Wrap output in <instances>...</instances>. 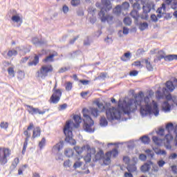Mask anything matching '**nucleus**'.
I'll list each match as a JSON object with an SVG mask.
<instances>
[{
	"mask_svg": "<svg viewBox=\"0 0 177 177\" xmlns=\"http://www.w3.org/2000/svg\"><path fill=\"white\" fill-rule=\"evenodd\" d=\"M140 113L142 117H147V115H153L155 117H158L160 115V109L158 108V103L155 100H152L151 104H147L140 108Z\"/></svg>",
	"mask_w": 177,
	"mask_h": 177,
	"instance_id": "obj_3",
	"label": "nucleus"
},
{
	"mask_svg": "<svg viewBox=\"0 0 177 177\" xmlns=\"http://www.w3.org/2000/svg\"><path fill=\"white\" fill-rule=\"evenodd\" d=\"M165 132V129L162 127H160L158 131H156L157 135L159 136H164V133Z\"/></svg>",
	"mask_w": 177,
	"mask_h": 177,
	"instance_id": "obj_53",
	"label": "nucleus"
},
{
	"mask_svg": "<svg viewBox=\"0 0 177 177\" xmlns=\"http://www.w3.org/2000/svg\"><path fill=\"white\" fill-rule=\"evenodd\" d=\"M151 20L153 23H157V21H158V18H157V15H156V14H152L151 15Z\"/></svg>",
	"mask_w": 177,
	"mask_h": 177,
	"instance_id": "obj_64",
	"label": "nucleus"
},
{
	"mask_svg": "<svg viewBox=\"0 0 177 177\" xmlns=\"http://www.w3.org/2000/svg\"><path fill=\"white\" fill-rule=\"evenodd\" d=\"M145 153L148 157H151V158H154V153H152L151 149H146Z\"/></svg>",
	"mask_w": 177,
	"mask_h": 177,
	"instance_id": "obj_52",
	"label": "nucleus"
},
{
	"mask_svg": "<svg viewBox=\"0 0 177 177\" xmlns=\"http://www.w3.org/2000/svg\"><path fill=\"white\" fill-rule=\"evenodd\" d=\"M1 151H2V149L0 148V164L1 165H5L8 163V157L10 156V150L9 149H4L2 156H1Z\"/></svg>",
	"mask_w": 177,
	"mask_h": 177,
	"instance_id": "obj_11",
	"label": "nucleus"
},
{
	"mask_svg": "<svg viewBox=\"0 0 177 177\" xmlns=\"http://www.w3.org/2000/svg\"><path fill=\"white\" fill-rule=\"evenodd\" d=\"M81 3V1L80 0H71V5H72V6H78V5H80Z\"/></svg>",
	"mask_w": 177,
	"mask_h": 177,
	"instance_id": "obj_55",
	"label": "nucleus"
},
{
	"mask_svg": "<svg viewBox=\"0 0 177 177\" xmlns=\"http://www.w3.org/2000/svg\"><path fill=\"white\" fill-rule=\"evenodd\" d=\"M17 55V51L16 50H10L7 53V56L12 57V56H16Z\"/></svg>",
	"mask_w": 177,
	"mask_h": 177,
	"instance_id": "obj_50",
	"label": "nucleus"
},
{
	"mask_svg": "<svg viewBox=\"0 0 177 177\" xmlns=\"http://www.w3.org/2000/svg\"><path fill=\"white\" fill-rule=\"evenodd\" d=\"M140 140H141L142 143L144 145H149V143H150V137H149V136H142L140 138Z\"/></svg>",
	"mask_w": 177,
	"mask_h": 177,
	"instance_id": "obj_32",
	"label": "nucleus"
},
{
	"mask_svg": "<svg viewBox=\"0 0 177 177\" xmlns=\"http://www.w3.org/2000/svg\"><path fill=\"white\" fill-rule=\"evenodd\" d=\"M174 60H177L176 54H169V55H165V62H172Z\"/></svg>",
	"mask_w": 177,
	"mask_h": 177,
	"instance_id": "obj_29",
	"label": "nucleus"
},
{
	"mask_svg": "<svg viewBox=\"0 0 177 177\" xmlns=\"http://www.w3.org/2000/svg\"><path fill=\"white\" fill-rule=\"evenodd\" d=\"M34 128V123L30 122L29 126L27 127V129L24 131V135L27 138H31V133H29L28 131H31Z\"/></svg>",
	"mask_w": 177,
	"mask_h": 177,
	"instance_id": "obj_27",
	"label": "nucleus"
},
{
	"mask_svg": "<svg viewBox=\"0 0 177 177\" xmlns=\"http://www.w3.org/2000/svg\"><path fill=\"white\" fill-rule=\"evenodd\" d=\"M8 73L9 75H12V77H15V69L13 68V67H9L8 68Z\"/></svg>",
	"mask_w": 177,
	"mask_h": 177,
	"instance_id": "obj_62",
	"label": "nucleus"
},
{
	"mask_svg": "<svg viewBox=\"0 0 177 177\" xmlns=\"http://www.w3.org/2000/svg\"><path fill=\"white\" fill-rule=\"evenodd\" d=\"M154 153L157 154L158 156H167V151L166 150H162L160 149H158V147H153L152 148Z\"/></svg>",
	"mask_w": 177,
	"mask_h": 177,
	"instance_id": "obj_26",
	"label": "nucleus"
},
{
	"mask_svg": "<svg viewBox=\"0 0 177 177\" xmlns=\"http://www.w3.org/2000/svg\"><path fill=\"white\" fill-rule=\"evenodd\" d=\"M73 127H74V122L73 120H68L66 126L63 129L64 135H65V142L71 145V146H75L77 141L73 138Z\"/></svg>",
	"mask_w": 177,
	"mask_h": 177,
	"instance_id": "obj_6",
	"label": "nucleus"
},
{
	"mask_svg": "<svg viewBox=\"0 0 177 177\" xmlns=\"http://www.w3.org/2000/svg\"><path fill=\"white\" fill-rule=\"evenodd\" d=\"M130 16L135 19V21H139V18L140 15H139V11L138 10H133L130 12Z\"/></svg>",
	"mask_w": 177,
	"mask_h": 177,
	"instance_id": "obj_24",
	"label": "nucleus"
},
{
	"mask_svg": "<svg viewBox=\"0 0 177 177\" xmlns=\"http://www.w3.org/2000/svg\"><path fill=\"white\" fill-rule=\"evenodd\" d=\"M19 158H15L10 166V169H16V167H17V165L19 164Z\"/></svg>",
	"mask_w": 177,
	"mask_h": 177,
	"instance_id": "obj_40",
	"label": "nucleus"
},
{
	"mask_svg": "<svg viewBox=\"0 0 177 177\" xmlns=\"http://www.w3.org/2000/svg\"><path fill=\"white\" fill-rule=\"evenodd\" d=\"M152 142L155 143L157 146H161V143H162V140H161L158 136H153L152 137Z\"/></svg>",
	"mask_w": 177,
	"mask_h": 177,
	"instance_id": "obj_36",
	"label": "nucleus"
},
{
	"mask_svg": "<svg viewBox=\"0 0 177 177\" xmlns=\"http://www.w3.org/2000/svg\"><path fill=\"white\" fill-rule=\"evenodd\" d=\"M175 126H174L173 123L167 124L165 126V129L167 131L168 133H171V131H174Z\"/></svg>",
	"mask_w": 177,
	"mask_h": 177,
	"instance_id": "obj_41",
	"label": "nucleus"
},
{
	"mask_svg": "<svg viewBox=\"0 0 177 177\" xmlns=\"http://www.w3.org/2000/svg\"><path fill=\"white\" fill-rule=\"evenodd\" d=\"M55 56H57V53L56 52L47 56L45 59L42 60V62L43 63H53V62H55Z\"/></svg>",
	"mask_w": 177,
	"mask_h": 177,
	"instance_id": "obj_20",
	"label": "nucleus"
},
{
	"mask_svg": "<svg viewBox=\"0 0 177 177\" xmlns=\"http://www.w3.org/2000/svg\"><path fill=\"white\" fill-rule=\"evenodd\" d=\"M135 111H136V107L132 108L129 102H127L124 101V103L118 105V109L115 110V113L118 120H121L122 114L124 115H128L129 118H124V121H127V120H131V118H132L131 113H135Z\"/></svg>",
	"mask_w": 177,
	"mask_h": 177,
	"instance_id": "obj_1",
	"label": "nucleus"
},
{
	"mask_svg": "<svg viewBox=\"0 0 177 177\" xmlns=\"http://www.w3.org/2000/svg\"><path fill=\"white\" fill-rule=\"evenodd\" d=\"M104 158V151L103 149H100V151L95 155L94 158H93V162H97V161H100V160H103Z\"/></svg>",
	"mask_w": 177,
	"mask_h": 177,
	"instance_id": "obj_15",
	"label": "nucleus"
},
{
	"mask_svg": "<svg viewBox=\"0 0 177 177\" xmlns=\"http://www.w3.org/2000/svg\"><path fill=\"white\" fill-rule=\"evenodd\" d=\"M139 160L141 161H146V160H147V156L145 153H140L139 155Z\"/></svg>",
	"mask_w": 177,
	"mask_h": 177,
	"instance_id": "obj_63",
	"label": "nucleus"
},
{
	"mask_svg": "<svg viewBox=\"0 0 177 177\" xmlns=\"http://www.w3.org/2000/svg\"><path fill=\"white\" fill-rule=\"evenodd\" d=\"M82 167V162L80 161H76L74 164H73V168H75V169H77V168H80Z\"/></svg>",
	"mask_w": 177,
	"mask_h": 177,
	"instance_id": "obj_58",
	"label": "nucleus"
},
{
	"mask_svg": "<svg viewBox=\"0 0 177 177\" xmlns=\"http://www.w3.org/2000/svg\"><path fill=\"white\" fill-rule=\"evenodd\" d=\"M95 104L101 110L102 112L106 111V106L103 104V102H100L98 100L95 101Z\"/></svg>",
	"mask_w": 177,
	"mask_h": 177,
	"instance_id": "obj_31",
	"label": "nucleus"
},
{
	"mask_svg": "<svg viewBox=\"0 0 177 177\" xmlns=\"http://www.w3.org/2000/svg\"><path fill=\"white\" fill-rule=\"evenodd\" d=\"M145 97V93L143 91H140L138 94L134 95V100L130 99L128 102L131 106H134V109L136 108L138 110V106H142V103H143V99Z\"/></svg>",
	"mask_w": 177,
	"mask_h": 177,
	"instance_id": "obj_7",
	"label": "nucleus"
},
{
	"mask_svg": "<svg viewBox=\"0 0 177 177\" xmlns=\"http://www.w3.org/2000/svg\"><path fill=\"white\" fill-rule=\"evenodd\" d=\"M123 23L125 26H131L132 24V19L130 17H124L123 19Z\"/></svg>",
	"mask_w": 177,
	"mask_h": 177,
	"instance_id": "obj_46",
	"label": "nucleus"
},
{
	"mask_svg": "<svg viewBox=\"0 0 177 177\" xmlns=\"http://www.w3.org/2000/svg\"><path fill=\"white\" fill-rule=\"evenodd\" d=\"M153 96H154V92H153L152 90H149L148 95H146L145 97H144V98H143L142 102H144V103H145V105L151 104V103H150V99H151V97H153Z\"/></svg>",
	"mask_w": 177,
	"mask_h": 177,
	"instance_id": "obj_19",
	"label": "nucleus"
},
{
	"mask_svg": "<svg viewBox=\"0 0 177 177\" xmlns=\"http://www.w3.org/2000/svg\"><path fill=\"white\" fill-rule=\"evenodd\" d=\"M162 59H164V60L165 62V55H156L154 57L153 63H158V62H161Z\"/></svg>",
	"mask_w": 177,
	"mask_h": 177,
	"instance_id": "obj_39",
	"label": "nucleus"
},
{
	"mask_svg": "<svg viewBox=\"0 0 177 177\" xmlns=\"http://www.w3.org/2000/svg\"><path fill=\"white\" fill-rule=\"evenodd\" d=\"M0 128H1V129H8V128H9V123L8 122H1L0 123Z\"/></svg>",
	"mask_w": 177,
	"mask_h": 177,
	"instance_id": "obj_49",
	"label": "nucleus"
},
{
	"mask_svg": "<svg viewBox=\"0 0 177 177\" xmlns=\"http://www.w3.org/2000/svg\"><path fill=\"white\" fill-rule=\"evenodd\" d=\"M42 56H44V54L41 53H39L38 55H35L34 59L32 62H28V66H37V64L39 63V57H42Z\"/></svg>",
	"mask_w": 177,
	"mask_h": 177,
	"instance_id": "obj_18",
	"label": "nucleus"
},
{
	"mask_svg": "<svg viewBox=\"0 0 177 177\" xmlns=\"http://www.w3.org/2000/svg\"><path fill=\"white\" fill-rule=\"evenodd\" d=\"M153 164H154L153 161L150 160H147V162L144 163V165L140 167L141 172H142V174H146V172H149V171L151 169V165H153Z\"/></svg>",
	"mask_w": 177,
	"mask_h": 177,
	"instance_id": "obj_14",
	"label": "nucleus"
},
{
	"mask_svg": "<svg viewBox=\"0 0 177 177\" xmlns=\"http://www.w3.org/2000/svg\"><path fill=\"white\" fill-rule=\"evenodd\" d=\"M104 42H106V44L108 45H111V44H113V37H109V36H107L104 39Z\"/></svg>",
	"mask_w": 177,
	"mask_h": 177,
	"instance_id": "obj_57",
	"label": "nucleus"
},
{
	"mask_svg": "<svg viewBox=\"0 0 177 177\" xmlns=\"http://www.w3.org/2000/svg\"><path fill=\"white\" fill-rule=\"evenodd\" d=\"M113 155V157L115 158L117 156H118V149L117 148H114L112 149L111 151H108L105 153V156H111Z\"/></svg>",
	"mask_w": 177,
	"mask_h": 177,
	"instance_id": "obj_34",
	"label": "nucleus"
},
{
	"mask_svg": "<svg viewBox=\"0 0 177 177\" xmlns=\"http://www.w3.org/2000/svg\"><path fill=\"white\" fill-rule=\"evenodd\" d=\"M64 155L66 156V157H73V156H74V149L71 148H68L65 149Z\"/></svg>",
	"mask_w": 177,
	"mask_h": 177,
	"instance_id": "obj_33",
	"label": "nucleus"
},
{
	"mask_svg": "<svg viewBox=\"0 0 177 177\" xmlns=\"http://www.w3.org/2000/svg\"><path fill=\"white\" fill-rule=\"evenodd\" d=\"M53 71V66L52 64L43 65L40 68L39 71H37L38 77L41 78H46L48 75V73H52Z\"/></svg>",
	"mask_w": 177,
	"mask_h": 177,
	"instance_id": "obj_9",
	"label": "nucleus"
},
{
	"mask_svg": "<svg viewBox=\"0 0 177 177\" xmlns=\"http://www.w3.org/2000/svg\"><path fill=\"white\" fill-rule=\"evenodd\" d=\"M145 64H147L146 67L148 71H153L154 70L153 65H151V63L148 59H145Z\"/></svg>",
	"mask_w": 177,
	"mask_h": 177,
	"instance_id": "obj_43",
	"label": "nucleus"
},
{
	"mask_svg": "<svg viewBox=\"0 0 177 177\" xmlns=\"http://www.w3.org/2000/svg\"><path fill=\"white\" fill-rule=\"evenodd\" d=\"M74 150L78 156L82 154L84 151H87L86 155L84 156L85 162H91V161H92V155L96 154V148L91 147V145L88 144L83 145L82 147L79 146L74 147L73 151Z\"/></svg>",
	"mask_w": 177,
	"mask_h": 177,
	"instance_id": "obj_4",
	"label": "nucleus"
},
{
	"mask_svg": "<svg viewBox=\"0 0 177 177\" xmlns=\"http://www.w3.org/2000/svg\"><path fill=\"white\" fill-rule=\"evenodd\" d=\"M57 88V84H55L54 88H53V93L50 97V103L53 104H57L60 102V97H62V89L56 88Z\"/></svg>",
	"mask_w": 177,
	"mask_h": 177,
	"instance_id": "obj_8",
	"label": "nucleus"
},
{
	"mask_svg": "<svg viewBox=\"0 0 177 177\" xmlns=\"http://www.w3.org/2000/svg\"><path fill=\"white\" fill-rule=\"evenodd\" d=\"M171 104H169V102L168 101H165L162 102V111H164L165 113H169V111H171Z\"/></svg>",
	"mask_w": 177,
	"mask_h": 177,
	"instance_id": "obj_21",
	"label": "nucleus"
},
{
	"mask_svg": "<svg viewBox=\"0 0 177 177\" xmlns=\"http://www.w3.org/2000/svg\"><path fill=\"white\" fill-rule=\"evenodd\" d=\"M11 20L14 23H19V21H21V18H20V16L19 15V14H17V15L12 16Z\"/></svg>",
	"mask_w": 177,
	"mask_h": 177,
	"instance_id": "obj_42",
	"label": "nucleus"
},
{
	"mask_svg": "<svg viewBox=\"0 0 177 177\" xmlns=\"http://www.w3.org/2000/svg\"><path fill=\"white\" fill-rule=\"evenodd\" d=\"M73 120L75 121L73 124V127L75 128H80V125L82 121V118L79 115H74L73 117Z\"/></svg>",
	"mask_w": 177,
	"mask_h": 177,
	"instance_id": "obj_17",
	"label": "nucleus"
},
{
	"mask_svg": "<svg viewBox=\"0 0 177 177\" xmlns=\"http://www.w3.org/2000/svg\"><path fill=\"white\" fill-rule=\"evenodd\" d=\"M165 87L162 88V92L163 93H165L167 91L169 92H174L175 91V88L177 86V78L174 77L172 79V81L169 80L165 84Z\"/></svg>",
	"mask_w": 177,
	"mask_h": 177,
	"instance_id": "obj_10",
	"label": "nucleus"
},
{
	"mask_svg": "<svg viewBox=\"0 0 177 177\" xmlns=\"http://www.w3.org/2000/svg\"><path fill=\"white\" fill-rule=\"evenodd\" d=\"M41 136V127L39 126L34 129L32 139H35V138H39Z\"/></svg>",
	"mask_w": 177,
	"mask_h": 177,
	"instance_id": "obj_23",
	"label": "nucleus"
},
{
	"mask_svg": "<svg viewBox=\"0 0 177 177\" xmlns=\"http://www.w3.org/2000/svg\"><path fill=\"white\" fill-rule=\"evenodd\" d=\"M101 3H102L104 7L101 9V11L98 12V17L100 19L102 23H106V21L108 24H110L111 21L113 20L114 17L109 15H106V13L110 12L111 9H113L111 0H101Z\"/></svg>",
	"mask_w": 177,
	"mask_h": 177,
	"instance_id": "obj_2",
	"label": "nucleus"
},
{
	"mask_svg": "<svg viewBox=\"0 0 177 177\" xmlns=\"http://www.w3.org/2000/svg\"><path fill=\"white\" fill-rule=\"evenodd\" d=\"M142 5V11L145 15H147L148 13H150V12H151V1H149L147 3L145 1V3Z\"/></svg>",
	"mask_w": 177,
	"mask_h": 177,
	"instance_id": "obj_16",
	"label": "nucleus"
},
{
	"mask_svg": "<svg viewBox=\"0 0 177 177\" xmlns=\"http://www.w3.org/2000/svg\"><path fill=\"white\" fill-rule=\"evenodd\" d=\"M64 147V141L60 140L58 143L53 146V150H57V151H60Z\"/></svg>",
	"mask_w": 177,
	"mask_h": 177,
	"instance_id": "obj_25",
	"label": "nucleus"
},
{
	"mask_svg": "<svg viewBox=\"0 0 177 177\" xmlns=\"http://www.w3.org/2000/svg\"><path fill=\"white\" fill-rule=\"evenodd\" d=\"M123 161L126 165H128L130 164L129 162H131V158H129V156H123Z\"/></svg>",
	"mask_w": 177,
	"mask_h": 177,
	"instance_id": "obj_60",
	"label": "nucleus"
},
{
	"mask_svg": "<svg viewBox=\"0 0 177 177\" xmlns=\"http://www.w3.org/2000/svg\"><path fill=\"white\" fill-rule=\"evenodd\" d=\"M106 77H107V73H101L100 74V75H98L96 77V80H104V78H106Z\"/></svg>",
	"mask_w": 177,
	"mask_h": 177,
	"instance_id": "obj_59",
	"label": "nucleus"
},
{
	"mask_svg": "<svg viewBox=\"0 0 177 177\" xmlns=\"http://www.w3.org/2000/svg\"><path fill=\"white\" fill-rule=\"evenodd\" d=\"M127 147L129 150H133L135 149V141L131 140L127 142Z\"/></svg>",
	"mask_w": 177,
	"mask_h": 177,
	"instance_id": "obj_45",
	"label": "nucleus"
},
{
	"mask_svg": "<svg viewBox=\"0 0 177 177\" xmlns=\"http://www.w3.org/2000/svg\"><path fill=\"white\" fill-rule=\"evenodd\" d=\"M97 21V19L96 18L95 15H91V17L89 18V22L91 23V24H95Z\"/></svg>",
	"mask_w": 177,
	"mask_h": 177,
	"instance_id": "obj_56",
	"label": "nucleus"
},
{
	"mask_svg": "<svg viewBox=\"0 0 177 177\" xmlns=\"http://www.w3.org/2000/svg\"><path fill=\"white\" fill-rule=\"evenodd\" d=\"M25 107H27V111L29 113V114H31V115H35L37 114H45L46 113V111H40L38 108H34V106L31 105H27L25 104Z\"/></svg>",
	"mask_w": 177,
	"mask_h": 177,
	"instance_id": "obj_12",
	"label": "nucleus"
},
{
	"mask_svg": "<svg viewBox=\"0 0 177 177\" xmlns=\"http://www.w3.org/2000/svg\"><path fill=\"white\" fill-rule=\"evenodd\" d=\"M46 145V139L45 138H42L41 141L39 142V147L41 150V149L44 148V147Z\"/></svg>",
	"mask_w": 177,
	"mask_h": 177,
	"instance_id": "obj_48",
	"label": "nucleus"
},
{
	"mask_svg": "<svg viewBox=\"0 0 177 177\" xmlns=\"http://www.w3.org/2000/svg\"><path fill=\"white\" fill-rule=\"evenodd\" d=\"M30 50L31 48L27 46H22L20 47V52L21 53H24V55H26V53H28Z\"/></svg>",
	"mask_w": 177,
	"mask_h": 177,
	"instance_id": "obj_38",
	"label": "nucleus"
},
{
	"mask_svg": "<svg viewBox=\"0 0 177 177\" xmlns=\"http://www.w3.org/2000/svg\"><path fill=\"white\" fill-rule=\"evenodd\" d=\"M100 124L101 127H107V125H109V122L107 121V119H106V117H101L100 120Z\"/></svg>",
	"mask_w": 177,
	"mask_h": 177,
	"instance_id": "obj_37",
	"label": "nucleus"
},
{
	"mask_svg": "<svg viewBox=\"0 0 177 177\" xmlns=\"http://www.w3.org/2000/svg\"><path fill=\"white\" fill-rule=\"evenodd\" d=\"M90 111H91V115H93V117H98L99 113H100V111H99V109L95 107L90 108Z\"/></svg>",
	"mask_w": 177,
	"mask_h": 177,
	"instance_id": "obj_35",
	"label": "nucleus"
},
{
	"mask_svg": "<svg viewBox=\"0 0 177 177\" xmlns=\"http://www.w3.org/2000/svg\"><path fill=\"white\" fill-rule=\"evenodd\" d=\"M136 26H139V30L140 31H145L146 28H149V24L147 22H139V21H135Z\"/></svg>",
	"mask_w": 177,
	"mask_h": 177,
	"instance_id": "obj_22",
	"label": "nucleus"
},
{
	"mask_svg": "<svg viewBox=\"0 0 177 177\" xmlns=\"http://www.w3.org/2000/svg\"><path fill=\"white\" fill-rule=\"evenodd\" d=\"M24 77H25L24 72H23V71H19L18 72V76H17L18 80H23Z\"/></svg>",
	"mask_w": 177,
	"mask_h": 177,
	"instance_id": "obj_61",
	"label": "nucleus"
},
{
	"mask_svg": "<svg viewBox=\"0 0 177 177\" xmlns=\"http://www.w3.org/2000/svg\"><path fill=\"white\" fill-rule=\"evenodd\" d=\"M48 42L44 39H41L39 40V42L37 43V46H44V45H46Z\"/></svg>",
	"mask_w": 177,
	"mask_h": 177,
	"instance_id": "obj_54",
	"label": "nucleus"
},
{
	"mask_svg": "<svg viewBox=\"0 0 177 177\" xmlns=\"http://www.w3.org/2000/svg\"><path fill=\"white\" fill-rule=\"evenodd\" d=\"M127 169L128 172L129 173H133V172H136L138 171V167H136V165L132 163V164H129L127 166Z\"/></svg>",
	"mask_w": 177,
	"mask_h": 177,
	"instance_id": "obj_28",
	"label": "nucleus"
},
{
	"mask_svg": "<svg viewBox=\"0 0 177 177\" xmlns=\"http://www.w3.org/2000/svg\"><path fill=\"white\" fill-rule=\"evenodd\" d=\"M87 113H89V109L84 108L82 109V114L85 120H84L83 122V129L87 133H94L95 128H92V126L95 125V121Z\"/></svg>",
	"mask_w": 177,
	"mask_h": 177,
	"instance_id": "obj_5",
	"label": "nucleus"
},
{
	"mask_svg": "<svg viewBox=\"0 0 177 177\" xmlns=\"http://www.w3.org/2000/svg\"><path fill=\"white\" fill-rule=\"evenodd\" d=\"M106 115L108 121L109 122H113L114 120H118L115 115V111L113 110L112 109H107L106 111Z\"/></svg>",
	"mask_w": 177,
	"mask_h": 177,
	"instance_id": "obj_13",
	"label": "nucleus"
},
{
	"mask_svg": "<svg viewBox=\"0 0 177 177\" xmlns=\"http://www.w3.org/2000/svg\"><path fill=\"white\" fill-rule=\"evenodd\" d=\"M91 37L86 36V39L83 41L84 46H91Z\"/></svg>",
	"mask_w": 177,
	"mask_h": 177,
	"instance_id": "obj_47",
	"label": "nucleus"
},
{
	"mask_svg": "<svg viewBox=\"0 0 177 177\" xmlns=\"http://www.w3.org/2000/svg\"><path fill=\"white\" fill-rule=\"evenodd\" d=\"M131 57H132V54H131V52H127L120 59L122 62H128V60H131Z\"/></svg>",
	"mask_w": 177,
	"mask_h": 177,
	"instance_id": "obj_30",
	"label": "nucleus"
},
{
	"mask_svg": "<svg viewBox=\"0 0 177 177\" xmlns=\"http://www.w3.org/2000/svg\"><path fill=\"white\" fill-rule=\"evenodd\" d=\"M66 91H67L68 92L71 91V89H73V83L71 82H68L66 83V87H65Z\"/></svg>",
	"mask_w": 177,
	"mask_h": 177,
	"instance_id": "obj_51",
	"label": "nucleus"
},
{
	"mask_svg": "<svg viewBox=\"0 0 177 177\" xmlns=\"http://www.w3.org/2000/svg\"><path fill=\"white\" fill-rule=\"evenodd\" d=\"M165 139H166L167 143H170L171 140H174V136L171 133H168L165 136Z\"/></svg>",
	"mask_w": 177,
	"mask_h": 177,
	"instance_id": "obj_44",
	"label": "nucleus"
}]
</instances>
